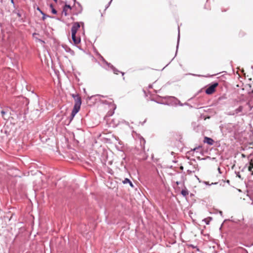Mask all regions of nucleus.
<instances>
[{
	"mask_svg": "<svg viewBox=\"0 0 253 253\" xmlns=\"http://www.w3.org/2000/svg\"><path fill=\"white\" fill-rule=\"evenodd\" d=\"M81 99L80 97H78L76 101L75 104L74 105L73 110L75 111V112L78 113L81 108Z\"/></svg>",
	"mask_w": 253,
	"mask_h": 253,
	"instance_id": "nucleus-1",
	"label": "nucleus"
},
{
	"mask_svg": "<svg viewBox=\"0 0 253 253\" xmlns=\"http://www.w3.org/2000/svg\"><path fill=\"white\" fill-rule=\"evenodd\" d=\"M80 28V25L78 22H75L73 24L72 28H71V33L72 35H73L74 37V35H76V33L79 28Z\"/></svg>",
	"mask_w": 253,
	"mask_h": 253,
	"instance_id": "nucleus-2",
	"label": "nucleus"
},
{
	"mask_svg": "<svg viewBox=\"0 0 253 253\" xmlns=\"http://www.w3.org/2000/svg\"><path fill=\"white\" fill-rule=\"evenodd\" d=\"M218 85L217 83H214L213 84L210 85L206 90V93L208 94H212L215 90V88Z\"/></svg>",
	"mask_w": 253,
	"mask_h": 253,
	"instance_id": "nucleus-3",
	"label": "nucleus"
},
{
	"mask_svg": "<svg viewBox=\"0 0 253 253\" xmlns=\"http://www.w3.org/2000/svg\"><path fill=\"white\" fill-rule=\"evenodd\" d=\"M72 39L75 44H78L81 42L80 38L77 37L76 35H74V37L73 36V35H72Z\"/></svg>",
	"mask_w": 253,
	"mask_h": 253,
	"instance_id": "nucleus-4",
	"label": "nucleus"
},
{
	"mask_svg": "<svg viewBox=\"0 0 253 253\" xmlns=\"http://www.w3.org/2000/svg\"><path fill=\"white\" fill-rule=\"evenodd\" d=\"M243 109V107L241 106H239L238 108L235 110L234 113H230L229 115H234L235 114H237L240 112H242Z\"/></svg>",
	"mask_w": 253,
	"mask_h": 253,
	"instance_id": "nucleus-5",
	"label": "nucleus"
},
{
	"mask_svg": "<svg viewBox=\"0 0 253 253\" xmlns=\"http://www.w3.org/2000/svg\"><path fill=\"white\" fill-rule=\"evenodd\" d=\"M204 142L207 143V144H209L210 145H212L213 143V140L211 138L205 137Z\"/></svg>",
	"mask_w": 253,
	"mask_h": 253,
	"instance_id": "nucleus-6",
	"label": "nucleus"
},
{
	"mask_svg": "<svg viewBox=\"0 0 253 253\" xmlns=\"http://www.w3.org/2000/svg\"><path fill=\"white\" fill-rule=\"evenodd\" d=\"M104 63L106 64L108 67H110V68L113 69L114 73L116 74H118V72H119L117 70L114 69V67L113 66L110 65L109 63H108L107 62L103 60Z\"/></svg>",
	"mask_w": 253,
	"mask_h": 253,
	"instance_id": "nucleus-7",
	"label": "nucleus"
},
{
	"mask_svg": "<svg viewBox=\"0 0 253 253\" xmlns=\"http://www.w3.org/2000/svg\"><path fill=\"white\" fill-rule=\"evenodd\" d=\"M211 220H212V218L211 217H209L208 218L204 219L203 220V221H204L206 223V224L208 225L210 224V222H211Z\"/></svg>",
	"mask_w": 253,
	"mask_h": 253,
	"instance_id": "nucleus-8",
	"label": "nucleus"
},
{
	"mask_svg": "<svg viewBox=\"0 0 253 253\" xmlns=\"http://www.w3.org/2000/svg\"><path fill=\"white\" fill-rule=\"evenodd\" d=\"M62 14L64 15L65 16H66L68 15V10L66 9V8H63Z\"/></svg>",
	"mask_w": 253,
	"mask_h": 253,
	"instance_id": "nucleus-9",
	"label": "nucleus"
},
{
	"mask_svg": "<svg viewBox=\"0 0 253 253\" xmlns=\"http://www.w3.org/2000/svg\"><path fill=\"white\" fill-rule=\"evenodd\" d=\"M181 194H182L183 196H186L188 194V192H187V191L183 190H182V191H181Z\"/></svg>",
	"mask_w": 253,
	"mask_h": 253,
	"instance_id": "nucleus-10",
	"label": "nucleus"
},
{
	"mask_svg": "<svg viewBox=\"0 0 253 253\" xmlns=\"http://www.w3.org/2000/svg\"><path fill=\"white\" fill-rule=\"evenodd\" d=\"M130 181L129 180V179L126 178H125V180L123 181V183L124 184H126L127 183H129Z\"/></svg>",
	"mask_w": 253,
	"mask_h": 253,
	"instance_id": "nucleus-11",
	"label": "nucleus"
},
{
	"mask_svg": "<svg viewBox=\"0 0 253 253\" xmlns=\"http://www.w3.org/2000/svg\"><path fill=\"white\" fill-rule=\"evenodd\" d=\"M64 7L66 8V9L68 10L71 9V6L70 5L66 4L65 6Z\"/></svg>",
	"mask_w": 253,
	"mask_h": 253,
	"instance_id": "nucleus-12",
	"label": "nucleus"
},
{
	"mask_svg": "<svg viewBox=\"0 0 253 253\" xmlns=\"http://www.w3.org/2000/svg\"><path fill=\"white\" fill-rule=\"evenodd\" d=\"M42 19L44 20L46 19V17H48V16L45 15L43 12V14H42Z\"/></svg>",
	"mask_w": 253,
	"mask_h": 253,
	"instance_id": "nucleus-13",
	"label": "nucleus"
},
{
	"mask_svg": "<svg viewBox=\"0 0 253 253\" xmlns=\"http://www.w3.org/2000/svg\"><path fill=\"white\" fill-rule=\"evenodd\" d=\"M77 113L76 112H75V111H74L73 110H72V114H71V115H72V118L73 117H74V116L77 114Z\"/></svg>",
	"mask_w": 253,
	"mask_h": 253,
	"instance_id": "nucleus-14",
	"label": "nucleus"
},
{
	"mask_svg": "<svg viewBox=\"0 0 253 253\" xmlns=\"http://www.w3.org/2000/svg\"><path fill=\"white\" fill-rule=\"evenodd\" d=\"M252 169H253V168L252 167V166H251V163H250V166H249V168H248V170H249V171L252 172Z\"/></svg>",
	"mask_w": 253,
	"mask_h": 253,
	"instance_id": "nucleus-15",
	"label": "nucleus"
},
{
	"mask_svg": "<svg viewBox=\"0 0 253 253\" xmlns=\"http://www.w3.org/2000/svg\"><path fill=\"white\" fill-rule=\"evenodd\" d=\"M51 11H52V13H53V14H56L57 13V11H56V10L54 8H52Z\"/></svg>",
	"mask_w": 253,
	"mask_h": 253,
	"instance_id": "nucleus-16",
	"label": "nucleus"
},
{
	"mask_svg": "<svg viewBox=\"0 0 253 253\" xmlns=\"http://www.w3.org/2000/svg\"><path fill=\"white\" fill-rule=\"evenodd\" d=\"M37 9L40 11V12L41 13V14H43V12L40 9V8L39 7H37Z\"/></svg>",
	"mask_w": 253,
	"mask_h": 253,
	"instance_id": "nucleus-17",
	"label": "nucleus"
},
{
	"mask_svg": "<svg viewBox=\"0 0 253 253\" xmlns=\"http://www.w3.org/2000/svg\"><path fill=\"white\" fill-rule=\"evenodd\" d=\"M179 41V32H178V41H177V45H178ZM178 47V45H177V47Z\"/></svg>",
	"mask_w": 253,
	"mask_h": 253,
	"instance_id": "nucleus-18",
	"label": "nucleus"
},
{
	"mask_svg": "<svg viewBox=\"0 0 253 253\" xmlns=\"http://www.w3.org/2000/svg\"><path fill=\"white\" fill-rule=\"evenodd\" d=\"M72 96L74 98V99H75L76 101L78 97H79L78 96H76V95H73Z\"/></svg>",
	"mask_w": 253,
	"mask_h": 253,
	"instance_id": "nucleus-19",
	"label": "nucleus"
},
{
	"mask_svg": "<svg viewBox=\"0 0 253 253\" xmlns=\"http://www.w3.org/2000/svg\"><path fill=\"white\" fill-rule=\"evenodd\" d=\"M129 185L131 187H133V184L132 183V182L131 181L129 182Z\"/></svg>",
	"mask_w": 253,
	"mask_h": 253,
	"instance_id": "nucleus-20",
	"label": "nucleus"
},
{
	"mask_svg": "<svg viewBox=\"0 0 253 253\" xmlns=\"http://www.w3.org/2000/svg\"><path fill=\"white\" fill-rule=\"evenodd\" d=\"M37 40L42 43H44V42L40 39H37Z\"/></svg>",
	"mask_w": 253,
	"mask_h": 253,
	"instance_id": "nucleus-21",
	"label": "nucleus"
},
{
	"mask_svg": "<svg viewBox=\"0 0 253 253\" xmlns=\"http://www.w3.org/2000/svg\"><path fill=\"white\" fill-rule=\"evenodd\" d=\"M176 183L177 185H178L179 184H180V182H178V181H176Z\"/></svg>",
	"mask_w": 253,
	"mask_h": 253,
	"instance_id": "nucleus-22",
	"label": "nucleus"
},
{
	"mask_svg": "<svg viewBox=\"0 0 253 253\" xmlns=\"http://www.w3.org/2000/svg\"><path fill=\"white\" fill-rule=\"evenodd\" d=\"M50 7L51 8V9L54 8L52 4H50Z\"/></svg>",
	"mask_w": 253,
	"mask_h": 253,
	"instance_id": "nucleus-23",
	"label": "nucleus"
},
{
	"mask_svg": "<svg viewBox=\"0 0 253 253\" xmlns=\"http://www.w3.org/2000/svg\"><path fill=\"white\" fill-rule=\"evenodd\" d=\"M204 183L206 185H210L208 182H204Z\"/></svg>",
	"mask_w": 253,
	"mask_h": 253,
	"instance_id": "nucleus-24",
	"label": "nucleus"
},
{
	"mask_svg": "<svg viewBox=\"0 0 253 253\" xmlns=\"http://www.w3.org/2000/svg\"><path fill=\"white\" fill-rule=\"evenodd\" d=\"M1 113L3 115L5 114V112H4L3 111H2Z\"/></svg>",
	"mask_w": 253,
	"mask_h": 253,
	"instance_id": "nucleus-25",
	"label": "nucleus"
},
{
	"mask_svg": "<svg viewBox=\"0 0 253 253\" xmlns=\"http://www.w3.org/2000/svg\"><path fill=\"white\" fill-rule=\"evenodd\" d=\"M251 163V166H252V167L253 168V163Z\"/></svg>",
	"mask_w": 253,
	"mask_h": 253,
	"instance_id": "nucleus-26",
	"label": "nucleus"
},
{
	"mask_svg": "<svg viewBox=\"0 0 253 253\" xmlns=\"http://www.w3.org/2000/svg\"><path fill=\"white\" fill-rule=\"evenodd\" d=\"M196 178H197V179L200 181V179H199V178L197 176H196Z\"/></svg>",
	"mask_w": 253,
	"mask_h": 253,
	"instance_id": "nucleus-27",
	"label": "nucleus"
},
{
	"mask_svg": "<svg viewBox=\"0 0 253 253\" xmlns=\"http://www.w3.org/2000/svg\"><path fill=\"white\" fill-rule=\"evenodd\" d=\"M37 35V34H36V33H34V34H33V36H34L35 35Z\"/></svg>",
	"mask_w": 253,
	"mask_h": 253,
	"instance_id": "nucleus-28",
	"label": "nucleus"
},
{
	"mask_svg": "<svg viewBox=\"0 0 253 253\" xmlns=\"http://www.w3.org/2000/svg\"><path fill=\"white\" fill-rule=\"evenodd\" d=\"M217 183H212L211 184H216Z\"/></svg>",
	"mask_w": 253,
	"mask_h": 253,
	"instance_id": "nucleus-29",
	"label": "nucleus"
},
{
	"mask_svg": "<svg viewBox=\"0 0 253 253\" xmlns=\"http://www.w3.org/2000/svg\"><path fill=\"white\" fill-rule=\"evenodd\" d=\"M11 1L12 3H13V0H11Z\"/></svg>",
	"mask_w": 253,
	"mask_h": 253,
	"instance_id": "nucleus-30",
	"label": "nucleus"
},
{
	"mask_svg": "<svg viewBox=\"0 0 253 253\" xmlns=\"http://www.w3.org/2000/svg\"><path fill=\"white\" fill-rule=\"evenodd\" d=\"M220 214H222V212H221V211H220Z\"/></svg>",
	"mask_w": 253,
	"mask_h": 253,
	"instance_id": "nucleus-31",
	"label": "nucleus"
}]
</instances>
